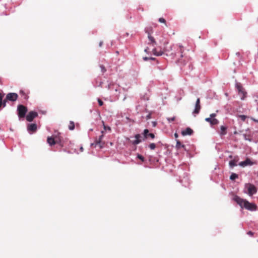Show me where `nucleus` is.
Instances as JSON below:
<instances>
[{"label": "nucleus", "instance_id": "1", "mask_svg": "<svg viewBox=\"0 0 258 258\" xmlns=\"http://www.w3.org/2000/svg\"><path fill=\"white\" fill-rule=\"evenodd\" d=\"M233 200L242 209H245L250 211H256L257 210V206L253 203H250L245 199H243L240 197L235 195Z\"/></svg>", "mask_w": 258, "mask_h": 258}, {"label": "nucleus", "instance_id": "2", "mask_svg": "<svg viewBox=\"0 0 258 258\" xmlns=\"http://www.w3.org/2000/svg\"><path fill=\"white\" fill-rule=\"evenodd\" d=\"M172 51L171 55L175 58L177 59L178 62H180L179 58L183 57V52L184 50V47L180 44H173L170 47V49H167V51Z\"/></svg>", "mask_w": 258, "mask_h": 258}, {"label": "nucleus", "instance_id": "3", "mask_svg": "<svg viewBox=\"0 0 258 258\" xmlns=\"http://www.w3.org/2000/svg\"><path fill=\"white\" fill-rule=\"evenodd\" d=\"M17 110L19 120H23L26 116V114L28 111L27 108L23 105L19 104L17 106Z\"/></svg>", "mask_w": 258, "mask_h": 258}, {"label": "nucleus", "instance_id": "4", "mask_svg": "<svg viewBox=\"0 0 258 258\" xmlns=\"http://www.w3.org/2000/svg\"><path fill=\"white\" fill-rule=\"evenodd\" d=\"M245 187L247 189V194L249 196H252L255 194L257 192V189L256 187L252 184L248 183L245 184Z\"/></svg>", "mask_w": 258, "mask_h": 258}, {"label": "nucleus", "instance_id": "5", "mask_svg": "<svg viewBox=\"0 0 258 258\" xmlns=\"http://www.w3.org/2000/svg\"><path fill=\"white\" fill-rule=\"evenodd\" d=\"M179 181L181 183L183 186L187 187L190 184V180L188 177L187 173L184 172L183 177L182 179H180Z\"/></svg>", "mask_w": 258, "mask_h": 258}, {"label": "nucleus", "instance_id": "6", "mask_svg": "<svg viewBox=\"0 0 258 258\" xmlns=\"http://www.w3.org/2000/svg\"><path fill=\"white\" fill-rule=\"evenodd\" d=\"M143 136V141H145L149 139H153L155 138V135L153 133H149L148 129H145L142 133Z\"/></svg>", "mask_w": 258, "mask_h": 258}, {"label": "nucleus", "instance_id": "7", "mask_svg": "<svg viewBox=\"0 0 258 258\" xmlns=\"http://www.w3.org/2000/svg\"><path fill=\"white\" fill-rule=\"evenodd\" d=\"M181 69L187 73L188 72H190L193 69L192 64L190 62H187L186 63L183 64V66L181 67Z\"/></svg>", "mask_w": 258, "mask_h": 258}, {"label": "nucleus", "instance_id": "8", "mask_svg": "<svg viewBox=\"0 0 258 258\" xmlns=\"http://www.w3.org/2000/svg\"><path fill=\"white\" fill-rule=\"evenodd\" d=\"M18 97V95L16 93H9L6 95V100L12 102L16 101Z\"/></svg>", "mask_w": 258, "mask_h": 258}, {"label": "nucleus", "instance_id": "9", "mask_svg": "<svg viewBox=\"0 0 258 258\" xmlns=\"http://www.w3.org/2000/svg\"><path fill=\"white\" fill-rule=\"evenodd\" d=\"M37 129V126L36 123H29L27 125V131L30 134L35 133Z\"/></svg>", "mask_w": 258, "mask_h": 258}, {"label": "nucleus", "instance_id": "10", "mask_svg": "<svg viewBox=\"0 0 258 258\" xmlns=\"http://www.w3.org/2000/svg\"><path fill=\"white\" fill-rule=\"evenodd\" d=\"M38 116V113L36 111H31L29 112L27 115L26 116V120L28 121H32L34 118Z\"/></svg>", "mask_w": 258, "mask_h": 258}, {"label": "nucleus", "instance_id": "11", "mask_svg": "<svg viewBox=\"0 0 258 258\" xmlns=\"http://www.w3.org/2000/svg\"><path fill=\"white\" fill-rule=\"evenodd\" d=\"M254 163L251 161L249 158H247L244 161L240 162L238 165L242 167L247 166H251L253 165Z\"/></svg>", "mask_w": 258, "mask_h": 258}, {"label": "nucleus", "instance_id": "12", "mask_svg": "<svg viewBox=\"0 0 258 258\" xmlns=\"http://www.w3.org/2000/svg\"><path fill=\"white\" fill-rule=\"evenodd\" d=\"M201 109V105H200V98H198L197 99L195 109L192 112V114L195 115V114H198L200 112Z\"/></svg>", "mask_w": 258, "mask_h": 258}, {"label": "nucleus", "instance_id": "13", "mask_svg": "<svg viewBox=\"0 0 258 258\" xmlns=\"http://www.w3.org/2000/svg\"><path fill=\"white\" fill-rule=\"evenodd\" d=\"M205 121L210 123L211 125H216L219 123V120L216 118H212L211 117H207Z\"/></svg>", "mask_w": 258, "mask_h": 258}, {"label": "nucleus", "instance_id": "14", "mask_svg": "<svg viewBox=\"0 0 258 258\" xmlns=\"http://www.w3.org/2000/svg\"><path fill=\"white\" fill-rule=\"evenodd\" d=\"M103 135H101L99 136V138L98 139H95L97 143L99 144V147L100 149H102L104 147L105 143L102 142V140L103 138Z\"/></svg>", "mask_w": 258, "mask_h": 258}, {"label": "nucleus", "instance_id": "15", "mask_svg": "<svg viewBox=\"0 0 258 258\" xmlns=\"http://www.w3.org/2000/svg\"><path fill=\"white\" fill-rule=\"evenodd\" d=\"M193 131L190 127H186L185 130L182 131L181 134L182 136H185L186 135L190 136L193 134Z\"/></svg>", "mask_w": 258, "mask_h": 258}, {"label": "nucleus", "instance_id": "16", "mask_svg": "<svg viewBox=\"0 0 258 258\" xmlns=\"http://www.w3.org/2000/svg\"><path fill=\"white\" fill-rule=\"evenodd\" d=\"M227 127L225 125H221L220 126V131L219 132V134L221 137H222L227 134Z\"/></svg>", "mask_w": 258, "mask_h": 258}, {"label": "nucleus", "instance_id": "17", "mask_svg": "<svg viewBox=\"0 0 258 258\" xmlns=\"http://www.w3.org/2000/svg\"><path fill=\"white\" fill-rule=\"evenodd\" d=\"M238 95L240 97V99L243 100L246 97L247 92L245 91L244 89L239 90V92L238 93Z\"/></svg>", "mask_w": 258, "mask_h": 258}, {"label": "nucleus", "instance_id": "18", "mask_svg": "<svg viewBox=\"0 0 258 258\" xmlns=\"http://www.w3.org/2000/svg\"><path fill=\"white\" fill-rule=\"evenodd\" d=\"M47 142L50 146L54 145L57 143V142L55 141L54 138L51 137H48L47 139Z\"/></svg>", "mask_w": 258, "mask_h": 258}, {"label": "nucleus", "instance_id": "19", "mask_svg": "<svg viewBox=\"0 0 258 258\" xmlns=\"http://www.w3.org/2000/svg\"><path fill=\"white\" fill-rule=\"evenodd\" d=\"M175 148L177 149H180L181 148H183L185 151H186V147L184 145H183L180 142L177 140H176V146H175Z\"/></svg>", "mask_w": 258, "mask_h": 258}, {"label": "nucleus", "instance_id": "20", "mask_svg": "<svg viewBox=\"0 0 258 258\" xmlns=\"http://www.w3.org/2000/svg\"><path fill=\"white\" fill-rule=\"evenodd\" d=\"M148 38L149 40L150 41V44H152L153 46H155L156 45L157 43L154 37L151 35L150 33H148Z\"/></svg>", "mask_w": 258, "mask_h": 258}, {"label": "nucleus", "instance_id": "21", "mask_svg": "<svg viewBox=\"0 0 258 258\" xmlns=\"http://www.w3.org/2000/svg\"><path fill=\"white\" fill-rule=\"evenodd\" d=\"M237 166V161L235 159L231 160L229 162V166L230 169H232L234 166Z\"/></svg>", "mask_w": 258, "mask_h": 258}, {"label": "nucleus", "instance_id": "22", "mask_svg": "<svg viewBox=\"0 0 258 258\" xmlns=\"http://www.w3.org/2000/svg\"><path fill=\"white\" fill-rule=\"evenodd\" d=\"M20 94L22 96V97H23V98L25 100H27L28 99V96L27 94L25 92V91L23 90H20Z\"/></svg>", "mask_w": 258, "mask_h": 258}, {"label": "nucleus", "instance_id": "23", "mask_svg": "<svg viewBox=\"0 0 258 258\" xmlns=\"http://www.w3.org/2000/svg\"><path fill=\"white\" fill-rule=\"evenodd\" d=\"M134 138L135 139H136V140H139L140 141H141V143L142 142V141H143V136L142 134H136L134 136Z\"/></svg>", "mask_w": 258, "mask_h": 258}, {"label": "nucleus", "instance_id": "24", "mask_svg": "<svg viewBox=\"0 0 258 258\" xmlns=\"http://www.w3.org/2000/svg\"><path fill=\"white\" fill-rule=\"evenodd\" d=\"M153 54L156 56H161L163 54V52L162 51H157L156 48H154L153 49Z\"/></svg>", "mask_w": 258, "mask_h": 258}, {"label": "nucleus", "instance_id": "25", "mask_svg": "<svg viewBox=\"0 0 258 258\" xmlns=\"http://www.w3.org/2000/svg\"><path fill=\"white\" fill-rule=\"evenodd\" d=\"M238 177V175L235 173H232L231 175L230 176V179L231 180H234Z\"/></svg>", "mask_w": 258, "mask_h": 258}, {"label": "nucleus", "instance_id": "26", "mask_svg": "<svg viewBox=\"0 0 258 258\" xmlns=\"http://www.w3.org/2000/svg\"><path fill=\"white\" fill-rule=\"evenodd\" d=\"M69 128L70 130L72 131L75 128V123L73 121H70L69 125Z\"/></svg>", "mask_w": 258, "mask_h": 258}, {"label": "nucleus", "instance_id": "27", "mask_svg": "<svg viewBox=\"0 0 258 258\" xmlns=\"http://www.w3.org/2000/svg\"><path fill=\"white\" fill-rule=\"evenodd\" d=\"M235 87L238 91V93L239 92V90H241L243 89L240 83H236L235 84Z\"/></svg>", "mask_w": 258, "mask_h": 258}, {"label": "nucleus", "instance_id": "28", "mask_svg": "<svg viewBox=\"0 0 258 258\" xmlns=\"http://www.w3.org/2000/svg\"><path fill=\"white\" fill-rule=\"evenodd\" d=\"M131 143L133 145H137L141 143V141L136 140V139H135V140L131 141Z\"/></svg>", "mask_w": 258, "mask_h": 258}, {"label": "nucleus", "instance_id": "29", "mask_svg": "<svg viewBox=\"0 0 258 258\" xmlns=\"http://www.w3.org/2000/svg\"><path fill=\"white\" fill-rule=\"evenodd\" d=\"M137 158L140 159L142 162L145 161V158L141 154H138L137 155Z\"/></svg>", "mask_w": 258, "mask_h": 258}, {"label": "nucleus", "instance_id": "30", "mask_svg": "<svg viewBox=\"0 0 258 258\" xmlns=\"http://www.w3.org/2000/svg\"><path fill=\"white\" fill-rule=\"evenodd\" d=\"M9 101L8 100H6V98L4 99V100H2V104H1V107H3V108H5L6 106L7 105V102Z\"/></svg>", "mask_w": 258, "mask_h": 258}, {"label": "nucleus", "instance_id": "31", "mask_svg": "<svg viewBox=\"0 0 258 258\" xmlns=\"http://www.w3.org/2000/svg\"><path fill=\"white\" fill-rule=\"evenodd\" d=\"M102 123H103V128H104V131H111V127L110 126L105 125L104 122L103 121H102Z\"/></svg>", "mask_w": 258, "mask_h": 258}, {"label": "nucleus", "instance_id": "32", "mask_svg": "<svg viewBox=\"0 0 258 258\" xmlns=\"http://www.w3.org/2000/svg\"><path fill=\"white\" fill-rule=\"evenodd\" d=\"M243 139L245 141H248L249 142H251L252 141V139L251 138H248L246 134H243Z\"/></svg>", "mask_w": 258, "mask_h": 258}, {"label": "nucleus", "instance_id": "33", "mask_svg": "<svg viewBox=\"0 0 258 258\" xmlns=\"http://www.w3.org/2000/svg\"><path fill=\"white\" fill-rule=\"evenodd\" d=\"M141 99L144 100H148L149 99V97L147 94H145L144 96H141Z\"/></svg>", "mask_w": 258, "mask_h": 258}, {"label": "nucleus", "instance_id": "34", "mask_svg": "<svg viewBox=\"0 0 258 258\" xmlns=\"http://www.w3.org/2000/svg\"><path fill=\"white\" fill-rule=\"evenodd\" d=\"M149 147L150 148V149L151 150H154L155 149V148H156V145L154 143H151L149 145Z\"/></svg>", "mask_w": 258, "mask_h": 258}, {"label": "nucleus", "instance_id": "35", "mask_svg": "<svg viewBox=\"0 0 258 258\" xmlns=\"http://www.w3.org/2000/svg\"><path fill=\"white\" fill-rule=\"evenodd\" d=\"M239 118L241 119L243 121H245L246 118V116L245 115H238Z\"/></svg>", "mask_w": 258, "mask_h": 258}, {"label": "nucleus", "instance_id": "36", "mask_svg": "<svg viewBox=\"0 0 258 258\" xmlns=\"http://www.w3.org/2000/svg\"><path fill=\"white\" fill-rule=\"evenodd\" d=\"M97 146H99V144L97 143V141L95 140L94 143L91 144V146L96 148Z\"/></svg>", "mask_w": 258, "mask_h": 258}, {"label": "nucleus", "instance_id": "37", "mask_svg": "<svg viewBox=\"0 0 258 258\" xmlns=\"http://www.w3.org/2000/svg\"><path fill=\"white\" fill-rule=\"evenodd\" d=\"M175 117L173 116L172 117H168L167 118V119L169 123H170L171 122L174 121L175 120Z\"/></svg>", "mask_w": 258, "mask_h": 258}, {"label": "nucleus", "instance_id": "38", "mask_svg": "<svg viewBox=\"0 0 258 258\" xmlns=\"http://www.w3.org/2000/svg\"><path fill=\"white\" fill-rule=\"evenodd\" d=\"M158 21L160 23L166 24V20L163 18H160L158 19Z\"/></svg>", "mask_w": 258, "mask_h": 258}, {"label": "nucleus", "instance_id": "39", "mask_svg": "<svg viewBox=\"0 0 258 258\" xmlns=\"http://www.w3.org/2000/svg\"><path fill=\"white\" fill-rule=\"evenodd\" d=\"M100 68L101 70V72H102V73H104V72L106 71V69H105V67H104V66H103V65H100Z\"/></svg>", "mask_w": 258, "mask_h": 258}, {"label": "nucleus", "instance_id": "40", "mask_svg": "<svg viewBox=\"0 0 258 258\" xmlns=\"http://www.w3.org/2000/svg\"><path fill=\"white\" fill-rule=\"evenodd\" d=\"M99 106H102L103 104V102L99 98L97 99Z\"/></svg>", "mask_w": 258, "mask_h": 258}, {"label": "nucleus", "instance_id": "41", "mask_svg": "<svg viewBox=\"0 0 258 258\" xmlns=\"http://www.w3.org/2000/svg\"><path fill=\"white\" fill-rule=\"evenodd\" d=\"M216 116V114L215 113H212L210 115L209 117H211L212 118H215V117Z\"/></svg>", "mask_w": 258, "mask_h": 258}, {"label": "nucleus", "instance_id": "42", "mask_svg": "<svg viewBox=\"0 0 258 258\" xmlns=\"http://www.w3.org/2000/svg\"><path fill=\"white\" fill-rule=\"evenodd\" d=\"M151 118V113H149L146 117L147 120H148Z\"/></svg>", "mask_w": 258, "mask_h": 258}, {"label": "nucleus", "instance_id": "43", "mask_svg": "<svg viewBox=\"0 0 258 258\" xmlns=\"http://www.w3.org/2000/svg\"><path fill=\"white\" fill-rule=\"evenodd\" d=\"M247 234L248 235L250 236H252L253 235V233L252 231H249L247 233Z\"/></svg>", "mask_w": 258, "mask_h": 258}, {"label": "nucleus", "instance_id": "44", "mask_svg": "<svg viewBox=\"0 0 258 258\" xmlns=\"http://www.w3.org/2000/svg\"><path fill=\"white\" fill-rule=\"evenodd\" d=\"M152 124L153 127H155L157 125V122L156 121H152Z\"/></svg>", "mask_w": 258, "mask_h": 258}, {"label": "nucleus", "instance_id": "45", "mask_svg": "<svg viewBox=\"0 0 258 258\" xmlns=\"http://www.w3.org/2000/svg\"><path fill=\"white\" fill-rule=\"evenodd\" d=\"M143 59L145 61L149 60V57H144Z\"/></svg>", "mask_w": 258, "mask_h": 258}, {"label": "nucleus", "instance_id": "46", "mask_svg": "<svg viewBox=\"0 0 258 258\" xmlns=\"http://www.w3.org/2000/svg\"><path fill=\"white\" fill-rule=\"evenodd\" d=\"M145 32H146V33H147L148 34V33H150V32H149V30H148V28H145Z\"/></svg>", "mask_w": 258, "mask_h": 258}, {"label": "nucleus", "instance_id": "47", "mask_svg": "<svg viewBox=\"0 0 258 258\" xmlns=\"http://www.w3.org/2000/svg\"><path fill=\"white\" fill-rule=\"evenodd\" d=\"M103 44V41H100L99 44V47H101Z\"/></svg>", "mask_w": 258, "mask_h": 258}, {"label": "nucleus", "instance_id": "48", "mask_svg": "<svg viewBox=\"0 0 258 258\" xmlns=\"http://www.w3.org/2000/svg\"><path fill=\"white\" fill-rule=\"evenodd\" d=\"M112 85H108V89H111Z\"/></svg>", "mask_w": 258, "mask_h": 258}, {"label": "nucleus", "instance_id": "49", "mask_svg": "<svg viewBox=\"0 0 258 258\" xmlns=\"http://www.w3.org/2000/svg\"><path fill=\"white\" fill-rule=\"evenodd\" d=\"M155 58L154 57H149V60H155Z\"/></svg>", "mask_w": 258, "mask_h": 258}, {"label": "nucleus", "instance_id": "50", "mask_svg": "<svg viewBox=\"0 0 258 258\" xmlns=\"http://www.w3.org/2000/svg\"><path fill=\"white\" fill-rule=\"evenodd\" d=\"M178 135H177V133H175V134H174V137H175V138H178Z\"/></svg>", "mask_w": 258, "mask_h": 258}, {"label": "nucleus", "instance_id": "51", "mask_svg": "<svg viewBox=\"0 0 258 258\" xmlns=\"http://www.w3.org/2000/svg\"><path fill=\"white\" fill-rule=\"evenodd\" d=\"M252 120H253L254 122H258V120H257V119H256L252 118Z\"/></svg>", "mask_w": 258, "mask_h": 258}, {"label": "nucleus", "instance_id": "52", "mask_svg": "<svg viewBox=\"0 0 258 258\" xmlns=\"http://www.w3.org/2000/svg\"><path fill=\"white\" fill-rule=\"evenodd\" d=\"M59 144L60 146H61V147L63 146V145L61 143V142L60 141L59 142Z\"/></svg>", "mask_w": 258, "mask_h": 258}, {"label": "nucleus", "instance_id": "53", "mask_svg": "<svg viewBox=\"0 0 258 258\" xmlns=\"http://www.w3.org/2000/svg\"><path fill=\"white\" fill-rule=\"evenodd\" d=\"M83 150H84V149H83V147H81V148H80V151H81V152H83Z\"/></svg>", "mask_w": 258, "mask_h": 258}, {"label": "nucleus", "instance_id": "54", "mask_svg": "<svg viewBox=\"0 0 258 258\" xmlns=\"http://www.w3.org/2000/svg\"><path fill=\"white\" fill-rule=\"evenodd\" d=\"M2 84V79L0 77V84Z\"/></svg>", "mask_w": 258, "mask_h": 258}, {"label": "nucleus", "instance_id": "55", "mask_svg": "<svg viewBox=\"0 0 258 258\" xmlns=\"http://www.w3.org/2000/svg\"><path fill=\"white\" fill-rule=\"evenodd\" d=\"M104 133V131H102L101 132V133L102 134V135H103Z\"/></svg>", "mask_w": 258, "mask_h": 258}, {"label": "nucleus", "instance_id": "56", "mask_svg": "<svg viewBox=\"0 0 258 258\" xmlns=\"http://www.w3.org/2000/svg\"><path fill=\"white\" fill-rule=\"evenodd\" d=\"M147 49H148V48L145 49V52H147Z\"/></svg>", "mask_w": 258, "mask_h": 258}, {"label": "nucleus", "instance_id": "57", "mask_svg": "<svg viewBox=\"0 0 258 258\" xmlns=\"http://www.w3.org/2000/svg\"><path fill=\"white\" fill-rule=\"evenodd\" d=\"M236 55H240L239 52H237V53H236Z\"/></svg>", "mask_w": 258, "mask_h": 258}, {"label": "nucleus", "instance_id": "58", "mask_svg": "<svg viewBox=\"0 0 258 258\" xmlns=\"http://www.w3.org/2000/svg\"><path fill=\"white\" fill-rule=\"evenodd\" d=\"M229 158H232V155H230V156H229Z\"/></svg>", "mask_w": 258, "mask_h": 258}, {"label": "nucleus", "instance_id": "59", "mask_svg": "<svg viewBox=\"0 0 258 258\" xmlns=\"http://www.w3.org/2000/svg\"><path fill=\"white\" fill-rule=\"evenodd\" d=\"M93 131V129L91 128L89 130V131Z\"/></svg>", "mask_w": 258, "mask_h": 258}, {"label": "nucleus", "instance_id": "60", "mask_svg": "<svg viewBox=\"0 0 258 258\" xmlns=\"http://www.w3.org/2000/svg\"><path fill=\"white\" fill-rule=\"evenodd\" d=\"M115 91H117V89L116 88V89H115Z\"/></svg>", "mask_w": 258, "mask_h": 258}, {"label": "nucleus", "instance_id": "61", "mask_svg": "<svg viewBox=\"0 0 258 258\" xmlns=\"http://www.w3.org/2000/svg\"><path fill=\"white\" fill-rule=\"evenodd\" d=\"M257 176H258V171L256 173Z\"/></svg>", "mask_w": 258, "mask_h": 258}, {"label": "nucleus", "instance_id": "62", "mask_svg": "<svg viewBox=\"0 0 258 258\" xmlns=\"http://www.w3.org/2000/svg\"><path fill=\"white\" fill-rule=\"evenodd\" d=\"M257 242H258V240H257Z\"/></svg>", "mask_w": 258, "mask_h": 258}]
</instances>
